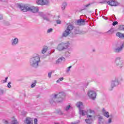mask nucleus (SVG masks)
Returning <instances> with one entry per match:
<instances>
[{
  "instance_id": "f257e3e1",
  "label": "nucleus",
  "mask_w": 124,
  "mask_h": 124,
  "mask_svg": "<svg viewBox=\"0 0 124 124\" xmlns=\"http://www.w3.org/2000/svg\"><path fill=\"white\" fill-rule=\"evenodd\" d=\"M18 7L22 12H28L29 11L32 12V13L38 12V8L33 6H30L28 5L21 4L18 5Z\"/></svg>"
},
{
  "instance_id": "f03ea898",
  "label": "nucleus",
  "mask_w": 124,
  "mask_h": 124,
  "mask_svg": "<svg viewBox=\"0 0 124 124\" xmlns=\"http://www.w3.org/2000/svg\"><path fill=\"white\" fill-rule=\"evenodd\" d=\"M40 63V57L38 54H35L30 58V65L33 68H38Z\"/></svg>"
},
{
  "instance_id": "7ed1b4c3",
  "label": "nucleus",
  "mask_w": 124,
  "mask_h": 124,
  "mask_svg": "<svg viewBox=\"0 0 124 124\" xmlns=\"http://www.w3.org/2000/svg\"><path fill=\"white\" fill-rule=\"evenodd\" d=\"M62 101H63V96H62V93H59L58 94H54L52 98L49 100V102L51 104H53L54 102L61 103V102H62Z\"/></svg>"
},
{
  "instance_id": "20e7f679",
  "label": "nucleus",
  "mask_w": 124,
  "mask_h": 124,
  "mask_svg": "<svg viewBox=\"0 0 124 124\" xmlns=\"http://www.w3.org/2000/svg\"><path fill=\"white\" fill-rule=\"evenodd\" d=\"M69 46V43H62L58 45L57 49L58 51H62L67 49Z\"/></svg>"
},
{
  "instance_id": "39448f33",
  "label": "nucleus",
  "mask_w": 124,
  "mask_h": 124,
  "mask_svg": "<svg viewBox=\"0 0 124 124\" xmlns=\"http://www.w3.org/2000/svg\"><path fill=\"white\" fill-rule=\"evenodd\" d=\"M73 26L72 25L70 24L67 27L66 29L65 30V31L62 33V36L64 37H66V36H68L69 35V34L70 33V32L72 30H73Z\"/></svg>"
},
{
  "instance_id": "423d86ee",
  "label": "nucleus",
  "mask_w": 124,
  "mask_h": 124,
  "mask_svg": "<svg viewBox=\"0 0 124 124\" xmlns=\"http://www.w3.org/2000/svg\"><path fill=\"white\" fill-rule=\"evenodd\" d=\"M121 57H116L115 60V63L116 66H119V67H123L124 66V61L121 60Z\"/></svg>"
},
{
  "instance_id": "0eeeda50",
  "label": "nucleus",
  "mask_w": 124,
  "mask_h": 124,
  "mask_svg": "<svg viewBox=\"0 0 124 124\" xmlns=\"http://www.w3.org/2000/svg\"><path fill=\"white\" fill-rule=\"evenodd\" d=\"M88 113H89V114H88L87 115V120H94V119H95V115H94V111L92 110L91 109H89L87 111Z\"/></svg>"
},
{
  "instance_id": "6e6552de",
  "label": "nucleus",
  "mask_w": 124,
  "mask_h": 124,
  "mask_svg": "<svg viewBox=\"0 0 124 124\" xmlns=\"http://www.w3.org/2000/svg\"><path fill=\"white\" fill-rule=\"evenodd\" d=\"M87 94L91 99L93 100H95V98H96V92L94 91H89Z\"/></svg>"
},
{
  "instance_id": "1a4fd4ad",
  "label": "nucleus",
  "mask_w": 124,
  "mask_h": 124,
  "mask_svg": "<svg viewBox=\"0 0 124 124\" xmlns=\"http://www.w3.org/2000/svg\"><path fill=\"white\" fill-rule=\"evenodd\" d=\"M119 83H120L119 82V80H118V78H115L114 80L111 81V84L110 87L109 88V90L112 91L113 89H114L115 87L118 86Z\"/></svg>"
},
{
  "instance_id": "9d476101",
  "label": "nucleus",
  "mask_w": 124,
  "mask_h": 124,
  "mask_svg": "<svg viewBox=\"0 0 124 124\" xmlns=\"http://www.w3.org/2000/svg\"><path fill=\"white\" fill-rule=\"evenodd\" d=\"M37 4L39 5H46V4H48L49 3V0H37Z\"/></svg>"
},
{
  "instance_id": "9b49d317",
  "label": "nucleus",
  "mask_w": 124,
  "mask_h": 124,
  "mask_svg": "<svg viewBox=\"0 0 124 124\" xmlns=\"http://www.w3.org/2000/svg\"><path fill=\"white\" fill-rule=\"evenodd\" d=\"M107 3H108V5H110V6H118V5H119L120 4L117 1L113 0H110Z\"/></svg>"
},
{
  "instance_id": "f8f14e48",
  "label": "nucleus",
  "mask_w": 124,
  "mask_h": 124,
  "mask_svg": "<svg viewBox=\"0 0 124 124\" xmlns=\"http://www.w3.org/2000/svg\"><path fill=\"white\" fill-rule=\"evenodd\" d=\"M11 42L12 46H16L19 43V39L18 38H15L12 39Z\"/></svg>"
},
{
  "instance_id": "ddd939ff",
  "label": "nucleus",
  "mask_w": 124,
  "mask_h": 124,
  "mask_svg": "<svg viewBox=\"0 0 124 124\" xmlns=\"http://www.w3.org/2000/svg\"><path fill=\"white\" fill-rule=\"evenodd\" d=\"M24 124H33V120L32 118L31 117H27L24 121Z\"/></svg>"
},
{
  "instance_id": "4468645a",
  "label": "nucleus",
  "mask_w": 124,
  "mask_h": 124,
  "mask_svg": "<svg viewBox=\"0 0 124 124\" xmlns=\"http://www.w3.org/2000/svg\"><path fill=\"white\" fill-rule=\"evenodd\" d=\"M74 33H75V34H84L86 33V32L85 31H80L79 28H76L75 30Z\"/></svg>"
},
{
  "instance_id": "2eb2a0df",
  "label": "nucleus",
  "mask_w": 124,
  "mask_h": 124,
  "mask_svg": "<svg viewBox=\"0 0 124 124\" xmlns=\"http://www.w3.org/2000/svg\"><path fill=\"white\" fill-rule=\"evenodd\" d=\"M86 23V21L84 19H79L77 21L76 24L77 25H78V26H84Z\"/></svg>"
},
{
  "instance_id": "dca6fc26",
  "label": "nucleus",
  "mask_w": 124,
  "mask_h": 124,
  "mask_svg": "<svg viewBox=\"0 0 124 124\" xmlns=\"http://www.w3.org/2000/svg\"><path fill=\"white\" fill-rule=\"evenodd\" d=\"M76 106L78 108L79 110L84 109V105L81 102H78L76 104Z\"/></svg>"
},
{
  "instance_id": "f3484780",
  "label": "nucleus",
  "mask_w": 124,
  "mask_h": 124,
  "mask_svg": "<svg viewBox=\"0 0 124 124\" xmlns=\"http://www.w3.org/2000/svg\"><path fill=\"white\" fill-rule=\"evenodd\" d=\"M123 48H124V44H123L120 47H117L115 48L114 49V52L115 53H120V52H122V51H123Z\"/></svg>"
},
{
  "instance_id": "a211bd4d",
  "label": "nucleus",
  "mask_w": 124,
  "mask_h": 124,
  "mask_svg": "<svg viewBox=\"0 0 124 124\" xmlns=\"http://www.w3.org/2000/svg\"><path fill=\"white\" fill-rule=\"evenodd\" d=\"M103 115L106 117V118H109V117H110L109 112L107 111L104 108H103Z\"/></svg>"
},
{
  "instance_id": "6ab92c4d",
  "label": "nucleus",
  "mask_w": 124,
  "mask_h": 124,
  "mask_svg": "<svg viewBox=\"0 0 124 124\" xmlns=\"http://www.w3.org/2000/svg\"><path fill=\"white\" fill-rule=\"evenodd\" d=\"M79 114L81 115L82 116H85L86 115H88V112L87 111H86V110H84V109H79Z\"/></svg>"
},
{
  "instance_id": "aec40b11",
  "label": "nucleus",
  "mask_w": 124,
  "mask_h": 124,
  "mask_svg": "<svg viewBox=\"0 0 124 124\" xmlns=\"http://www.w3.org/2000/svg\"><path fill=\"white\" fill-rule=\"evenodd\" d=\"M103 120V117L101 116L98 117V124H103L104 123L102 120Z\"/></svg>"
},
{
  "instance_id": "412c9836",
  "label": "nucleus",
  "mask_w": 124,
  "mask_h": 124,
  "mask_svg": "<svg viewBox=\"0 0 124 124\" xmlns=\"http://www.w3.org/2000/svg\"><path fill=\"white\" fill-rule=\"evenodd\" d=\"M64 61H65V58H64V57H61L59 58L57 61H56V63L59 64V63H61L62 62H64Z\"/></svg>"
},
{
  "instance_id": "4be33fe9",
  "label": "nucleus",
  "mask_w": 124,
  "mask_h": 124,
  "mask_svg": "<svg viewBox=\"0 0 124 124\" xmlns=\"http://www.w3.org/2000/svg\"><path fill=\"white\" fill-rule=\"evenodd\" d=\"M47 50H48V46H44L41 50L42 54H45V53H46V52H47Z\"/></svg>"
},
{
  "instance_id": "5701e85b",
  "label": "nucleus",
  "mask_w": 124,
  "mask_h": 124,
  "mask_svg": "<svg viewBox=\"0 0 124 124\" xmlns=\"http://www.w3.org/2000/svg\"><path fill=\"white\" fill-rule=\"evenodd\" d=\"M116 36L119 38H124V34L120 32L116 33Z\"/></svg>"
},
{
  "instance_id": "b1692460",
  "label": "nucleus",
  "mask_w": 124,
  "mask_h": 124,
  "mask_svg": "<svg viewBox=\"0 0 124 124\" xmlns=\"http://www.w3.org/2000/svg\"><path fill=\"white\" fill-rule=\"evenodd\" d=\"M106 33H107L108 35H110V34H113V33H114V29H110L109 30L106 32Z\"/></svg>"
},
{
  "instance_id": "393cba45",
  "label": "nucleus",
  "mask_w": 124,
  "mask_h": 124,
  "mask_svg": "<svg viewBox=\"0 0 124 124\" xmlns=\"http://www.w3.org/2000/svg\"><path fill=\"white\" fill-rule=\"evenodd\" d=\"M85 122H86V124H93V120L86 119Z\"/></svg>"
},
{
  "instance_id": "a878e982",
  "label": "nucleus",
  "mask_w": 124,
  "mask_h": 124,
  "mask_svg": "<svg viewBox=\"0 0 124 124\" xmlns=\"http://www.w3.org/2000/svg\"><path fill=\"white\" fill-rule=\"evenodd\" d=\"M66 6H67V3H66L65 2H63L62 6V10H64Z\"/></svg>"
},
{
  "instance_id": "bb28decb",
  "label": "nucleus",
  "mask_w": 124,
  "mask_h": 124,
  "mask_svg": "<svg viewBox=\"0 0 124 124\" xmlns=\"http://www.w3.org/2000/svg\"><path fill=\"white\" fill-rule=\"evenodd\" d=\"M36 80H34V82H32V84L31 85V88H35V87L36 86Z\"/></svg>"
},
{
  "instance_id": "cd10ccee",
  "label": "nucleus",
  "mask_w": 124,
  "mask_h": 124,
  "mask_svg": "<svg viewBox=\"0 0 124 124\" xmlns=\"http://www.w3.org/2000/svg\"><path fill=\"white\" fill-rule=\"evenodd\" d=\"M11 124H19V123H18V121H17V120H16V119H14L12 121Z\"/></svg>"
},
{
  "instance_id": "c85d7f7f",
  "label": "nucleus",
  "mask_w": 124,
  "mask_h": 124,
  "mask_svg": "<svg viewBox=\"0 0 124 124\" xmlns=\"http://www.w3.org/2000/svg\"><path fill=\"white\" fill-rule=\"evenodd\" d=\"M64 78L63 77L60 78L56 81V83H58V84L60 83V82H62Z\"/></svg>"
},
{
  "instance_id": "c756f323",
  "label": "nucleus",
  "mask_w": 124,
  "mask_h": 124,
  "mask_svg": "<svg viewBox=\"0 0 124 124\" xmlns=\"http://www.w3.org/2000/svg\"><path fill=\"white\" fill-rule=\"evenodd\" d=\"M4 93V90L2 88H0V96Z\"/></svg>"
},
{
  "instance_id": "7c9ffc66",
  "label": "nucleus",
  "mask_w": 124,
  "mask_h": 124,
  "mask_svg": "<svg viewBox=\"0 0 124 124\" xmlns=\"http://www.w3.org/2000/svg\"><path fill=\"white\" fill-rule=\"evenodd\" d=\"M70 52L69 51H66V52L65 53V57H69V56H70Z\"/></svg>"
},
{
  "instance_id": "2f4dec72",
  "label": "nucleus",
  "mask_w": 124,
  "mask_h": 124,
  "mask_svg": "<svg viewBox=\"0 0 124 124\" xmlns=\"http://www.w3.org/2000/svg\"><path fill=\"white\" fill-rule=\"evenodd\" d=\"M71 67H72V66H70L67 68L66 70V72L67 73H68V72H69V71H70V68H71Z\"/></svg>"
},
{
  "instance_id": "473e14b6",
  "label": "nucleus",
  "mask_w": 124,
  "mask_h": 124,
  "mask_svg": "<svg viewBox=\"0 0 124 124\" xmlns=\"http://www.w3.org/2000/svg\"><path fill=\"white\" fill-rule=\"evenodd\" d=\"M56 24L61 25V24H62V21H61V20H60V19H57L56 20Z\"/></svg>"
},
{
  "instance_id": "72a5a7b5",
  "label": "nucleus",
  "mask_w": 124,
  "mask_h": 124,
  "mask_svg": "<svg viewBox=\"0 0 124 124\" xmlns=\"http://www.w3.org/2000/svg\"><path fill=\"white\" fill-rule=\"evenodd\" d=\"M70 108V105H68L65 108V110L66 111H68V110H69V108Z\"/></svg>"
},
{
  "instance_id": "f704fd0d",
  "label": "nucleus",
  "mask_w": 124,
  "mask_h": 124,
  "mask_svg": "<svg viewBox=\"0 0 124 124\" xmlns=\"http://www.w3.org/2000/svg\"><path fill=\"white\" fill-rule=\"evenodd\" d=\"M112 123V118H109L107 124H110Z\"/></svg>"
},
{
  "instance_id": "c9c22d12",
  "label": "nucleus",
  "mask_w": 124,
  "mask_h": 124,
  "mask_svg": "<svg viewBox=\"0 0 124 124\" xmlns=\"http://www.w3.org/2000/svg\"><path fill=\"white\" fill-rule=\"evenodd\" d=\"M7 87L10 89L11 88V82H9L7 84Z\"/></svg>"
},
{
  "instance_id": "e433bc0d",
  "label": "nucleus",
  "mask_w": 124,
  "mask_h": 124,
  "mask_svg": "<svg viewBox=\"0 0 124 124\" xmlns=\"http://www.w3.org/2000/svg\"><path fill=\"white\" fill-rule=\"evenodd\" d=\"M53 31V29L52 28H50V29H49L48 30H47V32L48 33H49V32H51Z\"/></svg>"
},
{
  "instance_id": "4c0bfd02",
  "label": "nucleus",
  "mask_w": 124,
  "mask_h": 124,
  "mask_svg": "<svg viewBox=\"0 0 124 124\" xmlns=\"http://www.w3.org/2000/svg\"><path fill=\"white\" fill-rule=\"evenodd\" d=\"M39 16H41V17H43L44 16V14L42 12L39 13Z\"/></svg>"
},
{
  "instance_id": "58836bf2",
  "label": "nucleus",
  "mask_w": 124,
  "mask_h": 124,
  "mask_svg": "<svg viewBox=\"0 0 124 124\" xmlns=\"http://www.w3.org/2000/svg\"><path fill=\"white\" fill-rule=\"evenodd\" d=\"M116 25H118V21H114L112 23V25L116 26Z\"/></svg>"
},
{
  "instance_id": "ea45409f",
  "label": "nucleus",
  "mask_w": 124,
  "mask_h": 124,
  "mask_svg": "<svg viewBox=\"0 0 124 124\" xmlns=\"http://www.w3.org/2000/svg\"><path fill=\"white\" fill-rule=\"evenodd\" d=\"M120 29L122 31H124V25L120 26Z\"/></svg>"
},
{
  "instance_id": "a19ab883",
  "label": "nucleus",
  "mask_w": 124,
  "mask_h": 124,
  "mask_svg": "<svg viewBox=\"0 0 124 124\" xmlns=\"http://www.w3.org/2000/svg\"><path fill=\"white\" fill-rule=\"evenodd\" d=\"M7 79H8V78L6 77L5 80H3V83H6L7 82Z\"/></svg>"
},
{
  "instance_id": "79ce46f5",
  "label": "nucleus",
  "mask_w": 124,
  "mask_h": 124,
  "mask_svg": "<svg viewBox=\"0 0 124 124\" xmlns=\"http://www.w3.org/2000/svg\"><path fill=\"white\" fill-rule=\"evenodd\" d=\"M34 124H37V119L35 118L34 120Z\"/></svg>"
},
{
  "instance_id": "37998d69",
  "label": "nucleus",
  "mask_w": 124,
  "mask_h": 124,
  "mask_svg": "<svg viewBox=\"0 0 124 124\" xmlns=\"http://www.w3.org/2000/svg\"><path fill=\"white\" fill-rule=\"evenodd\" d=\"M91 4H93V3H89L87 5H84V6H85V7H89V6H90L91 5Z\"/></svg>"
},
{
  "instance_id": "c03bdc74",
  "label": "nucleus",
  "mask_w": 124,
  "mask_h": 124,
  "mask_svg": "<svg viewBox=\"0 0 124 124\" xmlns=\"http://www.w3.org/2000/svg\"><path fill=\"white\" fill-rule=\"evenodd\" d=\"M51 76H52V72L48 73V78H51Z\"/></svg>"
},
{
  "instance_id": "a18cd8bd",
  "label": "nucleus",
  "mask_w": 124,
  "mask_h": 124,
  "mask_svg": "<svg viewBox=\"0 0 124 124\" xmlns=\"http://www.w3.org/2000/svg\"><path fill=\"white\" fill-rule=\"evenodd\" d=\"M44 18V20H46V21H49V18H48L47 17H43Z\"/></svg>"
},
{
  "instance_id": "49530a36",
  "label": "nucleus",
  "mask_w": 124,
  "mask_h": 124,
  "mask_svg": "<svg viewBox=\"0 0 124 124\" xmlns=\"http://www.w3.org/2000/svg\"><path fill=\"white\" fill-rule=\"evenodd\" d=\"M3 19V15L0 14V20H2Z\"/></svg>"
},
{
  "instance_id": "de8ad7c7",
  "label": "nucleus",
  "mask_w": 124,
  "mask_h": 124,
  "mask_svg": "<svg viewBox=\"0 0 124 124\" xmlns=\"http://www.w3.org/2000/svg\"><path fill=\"white\" fill-rule=\"evenodd\" d=\"M3 123L4 124H8V122L6 120H4V122H3Z\"/></svg>"
},
{
  "instance_id": "09e8293b",
  "label": "nucleus",
  "mask_w": 124,
  "mask_h": 124,
  "mask_svg": "<svg viewBox=\"0 0 124 124\" xmlns=\"http://www.w3.org/2000/svg\"><path fill=\"white\" fill-rule=\"evenodd\" d=\"M79 123H80V122L78 121V122H76L75 123H72V124H79Z\"/></svg>"
},
{
  "instance_id": "8fccbe9b",
  "label": "nucleus",
  "mask_w": 124,
  "mask_h": 124,
  "mask_svg": "<svg viewBox=\"0 0 124 124\" xmlns=\"http://www.w3.org/2000/svg\"><path fill=\"white\" fill-rule=\"evenodd\" d=\"M23 96H24V97H26V96H27V94H26V93H24V94H23Z\"/></svg>"
},
{
  "instance_id": "3c124183",
  "label": "nucleus",
  "mask_w": 124,
  "mask_h": 124,
  "mask_svg": "<svg viewBox=\"0 0 124 124\" xmlns=\"http://www.w3.org/2000/svg\"><path fill=\"white\" fill-rule=\"evenodd\" d=\"M105 1L100 2V3H105Z\"/></svg>"
},
{
  "instance_id": "603ef678",
  "label": "nucleus",
  "mask_w": 124,
  "mask_h": 124,
  "mask_svg": "<svg viewBox=\"0 0 124 124\" xmlns=\"http://www.w3.org/2000/svg\"><path fill=\"white\" fill-rule=\"evenodd\" d=\"M39 96H40V95H38L36 96L37 98H38V97H39Z\"/></svg>"
},
{
  "instance_id": "864d4df0",
  "label": "nucleus",
  "mask_w": 124,
  "mask_h": 124,
  "mask_svg": "<svg viewBox=\"0 0 124 124\" xmlns=\"http://www.w3.org/2000/svg\"><path fill=\"white\" fill-rule=\"evenodd\" d=\"M58 18H61V16H58Z\"/></svg>"
},
{
  "instance_id": "5fc2aeb1",
  "label": "nucleus",
  "mask_w": 124,
  "mask_h": 124,
  "mask_svg": "<svg viewBox=\"0 0 124 124\" xmlns=\"http://www.w3.org/2000/svg\"><path fill=\"white\" fill-rule=\"evenodd\" d=\"M107 19H108L107 17H106V18H105V20H107Z\"/></svg>"
},
{
  "instance_id": "6e6d98bb",
  "label": "nucleus",
  "mask_w": 124,
  "mask_h": 124,
  "mask_svg": "<svg viewBox=\"0 0 124 124\" xmlns=\"http://www.w3.org/2000/svg\"><path fill=\"white\" fill-rule=\"evenodd\" d=\"M55 124H59V123H55Z\"/></svg>"
},
{
  "instance_id": "4d7b16f0",
  "label": "nucleus",
  "mask_w": 124,
  "mask_h": 124,
  "mask_svg": "<svg viewBox=\"0 0 124 124\" xmlns=\"http://www.w3.org/2000/svg\"><path fill=\"white\" fill-rule=\"evenodd\" d=\"M124 39V37H123V38Z\"/></svg>"
},
{
  "instance_id": "13d9d810",
  "label": "nucleus",
  "mask_w": 124,
  "mask_h": 124,
  "mask_svg": "<svg viewBox=\"0 0 124 124\" xmlns=\"http://www.w3.org/2000/svg\"><path fill=\"white\" fill-rule=\"evenodd\" d=\"M97 11V9H96L95 11Z\"/></svg>"
}]
</instances>
